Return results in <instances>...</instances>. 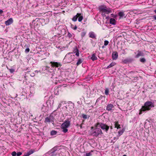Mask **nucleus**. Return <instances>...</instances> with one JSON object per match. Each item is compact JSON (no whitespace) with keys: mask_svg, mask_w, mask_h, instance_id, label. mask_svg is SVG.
Instances as JSON below:
<instances>
[{"mask_svg":"<svg viewBox=\"0 0 156 156\" xmlns=\"http://www.w3.org/2000/svg\"><path fill=\"white\" fill-rule=\"evenodd\" d=\"M154 107V103L152 102L147 101L146 102L144 106H142L140 110L139 114H141L142 112H144L150 110L151 108Z\"/></svg>","mask_w":156,"mask_h":156,"instance_id":"obj_1","label":"nucleus"},{"mask_svg":"<svg viewBox=\"0 0 156 156\" xmlns=\"http://www.w3.org/2000/svg\"><path fill=\"white\" fill-rule=\"evenodd\" d=\"M100 11L102 12V15L103 17L106 16L105 14H108L112 12L111 10L109 8L107 7L105 5H101L99 7Z\"/></svg>","mask_w":156,"mask_h":156,"instance_id":"obj_2","label":"nucleus"},{"mask_svg":"<svg viewBox=\"0 0 156 156\" xmlns=\"http://www.w3.org/2000/svg\"><path fill=\"white\" fill-rule=\"evenodd\" d=\"M73 53H69L65 56L64 59V61L67 63L71 62L74 61L75 59V55L72 54Z\"/></svg>","mask_w":156,"mask_h":156,"instance_id":"obj_3","label":"nucleus"},{"mask_svg":"<svg viewBox=\"0 0 156 156\" xmlns=\"http://www.w3.org/2000/svg\"><path fill=\"white\" fill-rule=\"evenodd\" d=\"M70 124V121L69 119L66 120L62 123L61 125V128L62 129V131L66 133L67 132L68 129H67L69 126Z\"/></svg>","mask_w":156,"mask_h":156,"instance_id":"obj_4","label":"nucleus"},{"mask_svg":"<svg viewBox=\"0 0 156 156\" xmlns=\"http://www.w3.org/2000/svg\"><path fill=\"white\" fill-rule=\"evenodd\" d=\"M96 128L93 130L92 135L94 136L97 137L99 135L102 134V132L101 129L99 128V127H97L96 126Z\"/></svg>","mask_w":156,"mask_h":156,"instance_id":"obj_5","label":"nucleus"},{"mask_svg":"<svg viewBox=\"0 0 156 156\" xmlns=\"http://www.w3.org/2000/svg\"><path fill=\"white\" fill-rule=\"evenodd\" d=\"M95 126L97 127L101 128L103 130H105L107 132L109 129V126L102 123L98 122L96 125Z\"/></svg>","mask_w":156,"mask_h":156,"instance_id":"obj_6","label":"nucleus"},{"mask_svg":"<svg viewBox=\"0 0 156 156\" xmlns=\"http://www.w3.org/2000/svg\"><path fill=\"white\" fill-rule=\"evenodd\" d=\"M54 118L53 116L50 115L49 116L47 117L45 120V122L46 123H51L53 125H54Z\"/></svg>","mask_w":156,"mask_h":156,"instance_id":"obj_7","label":"nucleus"},{"mask_svg":"<svg viewBox=\"0 0 156 156\" xmlns=\"http://www.w3.org/2000/svg\"><path fill=\"white\" fill-rule=\"evenodd\" d=\"M50 63L51 64V66L52 67H61L62 66L60 63L56 62H51Z\"/></svg>","mask_w":156,"mask_h":156,"instance_id":"obj_8","label":"nucleus"},{"mask_svg":"<svg viewBox=\"0 0 156 156\" xmlns=\"http://www.w3.org/2000/svg\"><path fill=\"white\" fill-rule=\"evenodd\" d=\"M13 20L12 18H9L8 20L5 22V23L6 26L9 25L12 23Z\"/></svg>","mask_w":156,"mask_h":156,"instance_id":"obj_9","label":"nucleus"},{"mask_svg":"<svg viewBox=\"0 0 156 156\" xmlns=\"http://www.w3.org/2000/svg\"><path fill=\"white\" fill-rule=\"evenodd\" d=\"M137 54L135 56V58H138L140 56H143L144 55V53L142 51H140L139 50H138L137 51Z\"/></svg>","mask_w":156,"mask_h":156,"instance_id":"obj_10","label":"nucleus"},{"mask_svg":"<svg viewBox=\"0 0 156 156\" xmlns=\"http://www.w3.org/2000/svg\"><path fill=\"white\" fill-rule=\"evenodd\" d=\"M133 61V59L130 58H127L122 60V62L124 63H127L131 62Z\"/></svg>","mask_w":156,"mask_h":156,"instance_id":"obj_11","label":"nucleus"},{"mask_svg":"<svg viewBox=\"0 0 156 156\" xmlns=\"http://www.w3.org/2000/svg\"><path fill=\"white\" fill-rule=\"evenodd\" d=\"M34 152V150H31L27 152V153L24 154L23 156H29L31 154H33Z\"/></svg>","mask_w":156,"mask_h":156,"instance_id":"obj_12","label":"nucleus"},{"mask_svg":"<svg viewBox=\"0 0 156 156\" xmlns=\"http://www.w3.org/2000/svg\"><path fill=\"white\" fill-rule=\"evenodd\" d=\"M114 108L113 105L111 104H108L107 106L106 109L108 111H111Z\"/></svg>","mask_w":156,"mask_h":156,"instance_id":"obj_13","label":"nucleus"},{"mask_svg":"<svg viewBox=\"0 0 156 156\" xmlns=\"http://www.w3.org/2000/svg\"><path fill=\"white\" fill-rule=\"evenodd\" d=\"M118 57V54L116 52H114L112 54V59L113 60H116Z\"/></svg>","mask_w":156,"mask_h":156,"instance_id":"obj_14","label":"nucleus"},{"mask_svg":"<svg viewBox=\"0 0 156 156\" xmlns=\"http://www.w3.org/2000/svg\"><path fill=\"white\" fill-rule=\"evenodd\" d=\"M81 15V14L77 13V14L74 16L72 18V20L73 21H76L78 18Z\"/></svg>","mask_w":156,"mask_h":156,"instance_id":"obj_15","label":"nucleus"},{"mask_svg":"<svg viewBox=\"0 0 156 156\" xmlns=\"http://www.w3.org/2000/svg\"><path fill=\"white\" fill-rule=\"evenodd\" d=\"M73 53H76V55L78 57L79 56V50L76 48L74 49L73 50Z\"/></svg>","mask_w":156,"mask_h":156,"instance_id":"obj_16","label":"nucleus"},{"mask_svg":"<svg viewBox=\"0 0 156 156\" xmlns=\"http://www.w3.org/2000/svg\"><path fill=\"white\" fill-rule=\"evenodd\" d=\"M115 128H117L118 129L120 128V125L119 124L118 121H115L114 122Z\"/></svg>","mask_w":156,"mask_h":156,"instance_id":"obj_17","label":"nucleus"},{"mask_svg":"<svg viewBox=\"0 0 156 156\" xmlns=\"http://www.w3.org/2000/svg\"><path fill=\"white\" fill-rule=\"evenodd\" d=\"M89 34V37L91 38H94L96 37V36L94 33L93 32H90Z\"/></svg>","mask_w":156,"mask_h":156,"instance_id":"obj_18","label":"nucleus"},{"mask_svg":"<svg viewBox=\"0 0 156 156\" xmlns=\"http://www.w3.org/2000/svg\"><path fill=\"white\" fill-rule=\"evenodd\" d=\"M91 58L93 61L96 60L97 59V58L96 56V54L95 53L93 54L92 55Z\"/></svg>","mask_w":156,"mask_h":156,"instance_id":"obj_19","label":"nucleus"},{"mask_svg":"<svg viewBox=\"0 0 156 156\" xmlns=\"http://www.w3.org/2000/svg\"><path fill=\"white\" fill-rule=\"evenodd\" d=\"M110 23L112 24H115V20L114 18H111L110 20Z\"/></svg>","mask_w":156,"mask_h":156,"instance_id":"obj_20","label":"nucleus"},{"mask_svg":"<svg viewBox=\"0 0 156 156\" xmlns=\"http://www.w3.org/2000/svg\"><path fill=\"white\" fill-rule=\"evenodd\" d=\"M115 65L116 63L115 62H112L107 67V68L108 69L111 68Z\"/></svg>","mask_w":156,"mask_h":156,"instance_id":"obj_21","label":"nucleus"},{"mask_svg":"<svg viewBox=\"0 0 156 156\" xmlns=\"http://www.w3.org/2000/svg\"><path fill=\"white\" fill-rule=\"evenodd\" d=\"M119 15L121 17H123L124 16L125 14L123 12H120L119 13Z\"/></svg>","mask_w":156,"mask_h":156,"instance_id":"obj_22","label":"nucleus"},{"mask_svg":"<svg viewBox=\"0 0 156 156\" xmlns=\"http://www.w3.org/2000/svg\"><path fill=\"white\" fill-rule=\"evenodd\" d=\"M82 62V61L80 59H79L76 63V65L78 66Z\"/></svg>","mask_w":156,"mask_h":156,"instance_id":"obj_23","label":"nucleus"},{"mask_svg":"<svg viewBox=\"0 0 156 156\" xmlns=\"http://www.w3.org/2000/svg\"><path fill=\"white\" fill-rule=\"evenodd\" d=\"M78 19V20L79 22H80L82 21V20L83 19V17L82 16H81V15L79 16Z\"/></svg>","mask_w":156,"mask_h":156,"instance_id":"obj_24","label":"nucleus"},{"mask_svg":"<svg viewBox=\"0 0 156 156\" xmlns=\"http://www.w3.org/2000/svg\"><path fill=\"white\" fill-rule=\"evenodd\" d=\"M82 117L84 119H87L89 118L88 116L86 115L83 114L82 115Z\"/></svg>","mask_w":156,"mask_h":156,"instance_id":"obj_25","label":"nucleus"},{"mask_svg":"<svg viewBox=\"0 0 156 156\" xmlns=\"http://www.w3.org/2000/svg\"><path fill=\"white\" fill-rule=\"evenodd\" d=\"M57 133V132L56 131H54V130L52 131L51 132V135H55Z\"/></svg>","mask_w":156,"mask_h":156,"instance_id":"obj_26","label":"nucleus"},{"mask_svg":"<svg viewBox=\"0 0 156 156\" xmlns=\"http://www.w3.org/2000/svg\"><path fill=\"white\" fill-rule=\"evenodd\" d=\"M109 93V90L108 88H107L105 89V94L106 95H108Z\"/></svg>","mask_w":156,"mask_h":156,"instance_id":"obj_27","label":"nucleus"},{"mask_svg":"<svg viewBox=\"0 0 156 156\" xmlns=\"http://www.w3.org/2000/svg\"><path fill=\"white\" fill-rule=\"evenodd\" d=\"M124 131V130H123L119 131L118 132V133L119 134V136L122 135V133H123Z\"/></svg>","mask_w":156,"mask_h":156,"instance_id":"obj_28","label":"nucleus"},{"mask_svg":"<svg viewBox=\"0 0 156 156\" xmlns=\"http://www.w3.org/2000/svg\"><path fill=\"white\" fill-rule=\"evenodd\" d=\"M140 61L141 62H144L146 61V59L144 58H141L140 59Z\"/></svg>","mask_w":156,"mask_h":156,"instance_id":"obj_29","label":"nucleus"},{"mask_svg":"<svg viewBox=\"0 0 156 156\" xmlns=\"http://www.w3.org/2000/svg\"><path fill=\"white\" fill-rule=\"evenodd\" d=\"M109 43L108 41L106 40L104 41V44L105 46L107 45Z\"/></svg>","mask_w":156,"mask_h":156,"instance_id":"obj_30","label":"nucleus"},{"mask_svg":"<svg viewBox=\"0 0 156 156\" xmlns=\"http://www.w3.org/2000/svg\"><path fill=\"white\" fill-rule=\"evenodd\" d=\"M11 154L12 156H16V153L15 151H13L12 152Z\"/></svg>","mask_w":156,"mask_h":156,"instance_id":"obj_31","label":"nucleus"},{"mask_svg":"<svg viewBox=\"0 0 156 156\" xmlns=\"http://www.w3.org/2000/svg\"><path fill=\"white\" fill-rule=\"evenodd\" d=\"M10 72L11 73H13L15 71V70L14 69H9Z\"/></svg>","mask_w":156,"mask_h":156,"instance_id":"obj_32","label":"nucleus"},{"mask_svg":"<svg viewBox=\"0 0 156 156\" xmlns=\"http://www.w3.org/2000/svg\"><path fill=\"white\" fill-rule=\"evenodd\" d=\"M92 154L90 152H89L86 153V156H90L92 155Z\"/></svg>","mask_w":156,"mask_h":156,"instance_id":"obj_33","label":"nucleus"},{"mask_svg":"<svg viewBox=\"0 0 156 156\" xmlns=\"http://www.w3.org/2000/svg\"><path fill=\"white\" fill-rule=\"evenodd\" d=\"M63 103V101L60 102V103L59 104L58 108H60L62 106V104Z\"/></svg>","mask_w":156,"mask_h":156,"instance_id":"obj_34","label":"nucleus"},{"mask_svg":"<svg viewBox=\"0 0 156 156\" xmlns=\"http://www.w3.org/2000/svg\"><path fill=\"white\" fill-rule=\"evenodd\" d=\"M22 154V153L21 152H19L16 153V155L17 156H20Z\"/></svg>","mask_w":156,"mask_h":156,"instance_id":"obj_35","label":"nucleus"},{"mask_svg":"<svg viewBox=\"0 0 156 156\" xmlns=\"http://www.w3.org/2000/svg\"><path fill=\"white\" fill-rule=\"evenodd\" d=\"M30 51V49L29 48H27L25 50V52L26 53Z\"/></svg>","mask_w":156,"mask_h":156,"instance_id":"obj_36","label":"nucleus"},{"mask_svg":"<svg viewBox=\"0 0 156 156\" xmlns=\"http://www.w3.org/2000/svg\"><path fill=\"white\" fill-rule=\"evenodd\" d=\"M86 34V33L84 32H82L81 34V35L82 37L84 36Z\"/></svg>","mask_w":156,"mask_h":156,"instance_id":"obj_37","label":"nucleus"},{"mask_svg":"<svg viewBox=\"0 0 156 156\" xmlns=\"http://www.w3.org/2000/svg\"><path fill=\"white\" fill-rule=\"evenodd\" d=\"M49 68L47 67H44V68H43V70H47Z\"/></svg>","mask_w":156,"mask_h":156,"instance_id":"obj_38","label":"nucleus"},{"mask_svg":"<svg viewBox=\"0 0 156 156\" xmlns=\"http://www.w3.org/2000/svg\"><path fill=\"white\" fill-rule=\"evenodd\" d=\"M119 136H117V137H114V140H117L118 138H119Z\"/></svg>","mask_w":156,"mask_h":156,"instance_id":"obj_39","label":"nucleus"},{"mask_svg":"<svg viewBox=\"0 0 156 156\" xmlns=\"http://www.w3.org/2000/svg\"><path fill=\"white\" fill-rule=\"evenodd\" d=\"M3 11L1 9H0V15L2 14L3 13Z\"/></svg>","mask_w":156,"mask_h":156,"instance_id":"obj_40","label":"nucleus"},{"mask_svg":"<svg viewBox=\"0 0 156 156\" xmlns=\"http://www.w3.org/2000/svg\"><path fill=\"white\" fill-rule=\"evenodd\" d=\"M153 16L154 19L156 20V15Z\"/></svg>","mask_w":156,"mask_h":156,"instance_id":"obj_41","label":"nucleus"},{"mask_svg":"<svg viewBox=\"0 0 156 156\" xmlns=\"http://www.w3.org/2000/svg\"><path fill=\"white\" fill-rule=\"evenodd\" d=\"M77 27L76 26H75V27H74V28H73V29L74 30H76V29H77Z\"/></svg>","mask_w":156,"mask_h":156,"instance_id":"obj_42","label":"nucleus"},{"mask_svg":"<svg viewBox=\"0 0 156 156\" xmlns=\"http://www.w3.org/2000/svg\"><path fill=\"white\" fill-rule=\"evenodd\" d=\"M40 21L41 22L44 20L43 19H40Z\"/></svg>","mask_w":156,"mask_h":156,"instance_id":"obj_43","label":"nucleus"},{"mask_svg":"<svg viewBox=\"0 0 156 156\" xmlns=\"http://www.w3.org/2000/svg\"><path fill=\"white\" fill-rule=\"evenodd\" d=\"M43 108H42V111L44 112V111H46L45 110H43Z\"/></svg>","mask_w":156,"mask_h":156,"instance_id":"obj_44","label":"nucleus"},{"mask_svg":"<svg viewBox=\"0 0 156 156\" xmlns=\"http://www.w3.org/2000/svg\"><path fill=\"white\" fill-rule=\"evenodd\" d=\"M154 12L156 13V9L154 10Z\"/></svg>","mask_w":156,"mask_h":156,"instance_id":"obj_45","label":"nucleus"},{"mask_svg":"<svg viewBox=\"0 0 156 156\" xmlns=\"http://www.w3.org/2000/svg\"><path fill=\"white\" fill-rule=\"evenodd\" d=\"M110 128H111V129H112V126H111Z\"/></svg>","mask_w":156,"mask_h":156,"instance_id":"obj_46","label":"nucleus"},{"mask_svg":"<svg viewBox=\"0 0 156 156\" xmlns=\"http://www.w3.org/2000/svg\"><path fill=\"white\" fill-rule=\"evenodd\" d=\"M123 156H127L126 155H123Z\"/></svg>","mask_w":156,"mask_h":156,"instance_id":"obj_47","label":"nucleus"},{"mask_svg":"<svg viewBox=\"0 0 156 156\" xmlns=\"http://www.w3.org/2000/svg\"><path fill=\"white\" fill-rule=\"evenodd\" d=\"M108 17H106V19H107V18H108Z\"/></svg>","mask_w":156,"mask_h":156,"instance_id":"obj_48","label":"nucleus"},{"mask_svg":"<svg viewBox=\"0 0 156 156\" xmlns=\"http://www.w3.org/2000/svg\"><path fill=\"white\" fill-rule=\"evenodd\" d=\"M91 128H92V129H93V127H91Z\"/></svg>","mask_w":156,"mask_h":156,"instance_id":"obj_49","label":"nucleus"},{"mask_svg":"<svg viewBox=\"0 0 156 156\" xmlns=\"http://www.w3.org/2000/svg\"><path fill=\"white\" fill-rule=\"evenodd\" d=\"M104 48V46H102V48Z\"/></svg>","mask_w":156,"mask_h":156,"instance_id":"obj_50","label":"nucleus"}]
</instances>
